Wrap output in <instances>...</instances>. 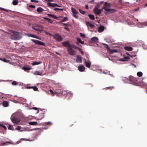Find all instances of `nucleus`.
Instances as JSON below:
<instances>
[{"instance_id": "nucleus-10", "label": "nucleus", "mask_w": 147, "mask_h": 147, "mask_svg": "<svg viewBox=\"0 0 147 147\" xmlns=\"http://www.w3.org/2000/svg\"><path fill=\"white\" fill-rule=\"evenodd\" d=\"M98 38L96 37L92 38L90 40V41L93 42L97 43L98 41Z\"/></svg>"}, {"instance_id": "nucleus-12", "label": "nucleus", "mask_w": 147, "mask_h": 147, "mask_svg": "<svg viewBox=\"0 0 147 147\" xmlns=\"http://www.w3.org/2000/svg\"><path fill=\"white\" fill-rule=\"evenodd\" d=\"M86 24L88 27H90L92 28H93L94 27V25L88 22H86Z\"/></svg>"}, {"instance_id": "nucleus-61", "label": "nucleus", "mask_w": 147, "mask_h": 147, "mask_svg": "<svg viewBox=\"0 0 147 147\" xmlns=\"http://www.w3.org/2000/svg\"><path fill=\"white\" fill-rule=\"evenodd\" d=\"M26 88L27 89H30V86H27L26 87Z\"/></svg>"}, {"instance_id": "nucleus-31", "label": "nucleus", "mask_w": 147, "mask_h": 147, "mask_svg": "<svg viewBox=\"0 0 147 147\" xmlns=\"http://www.w3.org/2000/svg\"><path fill=\"white\" fill-rule=\"evenodd\" d=\"M37 123L36 122H31L29 123L30 125H36L37 124Z\"/></svg>"}, {"instance_id": "nucleus-43", "label": "nucleus", "mask_w": 147, "mask_h": 147, "mask_svg": "<svg viewBox=\"0 0 147 147\" xmlns=\"http://www.w3.org/2000/svg\"><path fill=\"white\" fill-rule=\"evenodd\" d=\"M7 143H9V142H3L2 143L0 144V146H4Z\"/></svg>"}, {"instance_id": "nucleus-8", "label": "nucleus", "mask_w": 147, "mask_h": 147, "mask_svg": "<svg viewBox=\"0 0 147 147\" xmlns=\"http://www.w3.org/2000/svg\"><path fill=\"white\" fill-rule=\"evenodd\" d=\"M94 12L96 15H99L101 13V10L96 7H95L94 9Z\"/></svg>"}, {"instance_id": "nucleus-35", "label": "nucleus", "mask_w": 147, "mask_h": 147, "mask_svg": "<svg viewBox=\"0 0 147 147\" xmlns=\"http://www.w3.org/2000/svg\"><path fill=\"white\" fill-rule=\"evenodd\" d=\"M77 39L78 41V42L82 44H83L84 43V41H82L80 38H77Z\"/></svg>"}, {"instance_id": "nucleus-14", "label": "nucleus", "mask_w": 147, "mask_h": 147, "mask_svg": "<svg viewBox=\"0 0 147 147\" xmlns=\"http://www.w3.org/2000/svg\"><path fill=\"white\" fill-rule=\"evenodd\" d=\"M104 30V28L103 26H100L98 28V31L99 32H102Z\"/></svg>"}, {"instance_id": "nucleus-6", "label": "nucleus", "mask_w": 147, "mask_h": 147, "mask_svg": "<svg viewBox=\"0 0 147 147\" xmlns=\"http://www.w3.org/2000/svg\"><path fill=\"white\" fill-rule=\"evenodd\" d=\"M54 38L58 42H61L63 40L62 38L58 34H55L53 36Z\"/></svg>"}, {"instance_id": "nucleus-58", "label": "nucleus", "mask_w": 147, "mask_h": 147, "mask_svg": "<svg viewBox=\"0 0 147 147\" xmlns=\"http://www.w3.org/2000/svg\"><path fill=\"white\" fill-rule=\"evenodd\" d=\"M53 15L52 14H47V15L49 16H50V17H51Z\"/></svg>"}, {"instance_id": "nucleus-64", "label": "nucleus", "mask_w": 147, "mask_h": 147, "mask_svg": "<svg viewBox=\"0 0 147 147\" xmlns=\"http://www.w3.org/2000/svg\"><path fill=\"white\" fill-rule=\"evenodd\" d=\"M73 16L74 17H75V18H78V16H76L75 15H73Z\"/></svg>"}, {"instance_id": "nucleus-45", "label": "nucleus", "mask_w": 147, "mask_h": 147, "mask_svg": "<svg viewBox=\"0 0 147 147\" xmlns=\"http://www.w3.org/2000/svg\"><path fill=\"white\" fill-rule=\"evenodd\" d=\"M31 1L32 2H34L35 3H38L39 2V1L37 0H31Z\"/></svg>"}, {"instance_id": "nucleus-27", "label": "nucleus", "mask_w": 147, "mask_h": 147, "mask_svg": "<svg viewBox=\"0 0 147 147\" xmlns=\"http://www.w3.org/2000/svg\"><path fill=\"white\" fill-rule=\"evenodd\" d=\"M18 3V1L17 0H14L12 2V4L14 5H17Z\"/></svg>"}, {"instance_id": "nucleus-30", "label": "nucleus", "mask_w": 147, "mask_h": 147, "mask_svg": "<svg viewBox=\"0 0 147 147\" xmlns=\"http://www.w3.org/2000/svg\"><path fill=\"white\" fill-rule=\"evenodd\" d=\"M0 60L5 62L7 63L9 62V60H6L5 58H0Z\"/></svg>"}, {"instance_id": "nucleus-23", "label": "nucleus", "mask_w": 147, "mask_h": 147, "mask_svg": "<svg viewBox=\"0 0 147 147\" xmlns=\"http://www.w3.org/2000/svg\"><path fill=\"white\" fill-rule=\"evenodd\" d=\"M71 9L72 11L74 14L76 15L78 14V12L76 11V10L75 9L72 7Z\"/></svg>"}, {"instance_id": "nucleus-51", "label": "nucleus", "mask_w": 147, "mask_h": 147, "mask_svg": "<svg viewBox=\"0 0 147 147\" xmlns=\"http://www.w3.org/2000/svg\"><path fill=\"white\" fill-rule=\"evenodd\" d=\"M42 74L41 72H37V74L39 75H41Z\"/></svg>"}, {"instance_id": "nucleus-41", "label": "nucleus", "mask_w": 147, "mask_h": 147, "mask_svg": "<svg viewBox=\"0 0 147 147\" xmlns=\"http://www.w3.org/2000/svg\"><path fill=\"white\" fill-rule=\"evenodd\" d=\"M114 87L113 86L107 87L106 88V89H109L111 90L112 89H114Z\"/></svg>"}, {"instance_id": "nucleus-46", "label": "nucleus", "mask_w": 147, "mask_h": 147, "mask_svg": "<svg viewBox=\"0 0 147 147\" xmlns=\"http://www.w3.org/2000/svg\"><path fill=\"white\" fill-rule=\"evenodd\" d=\"M51 17L53 18L54 19H57L58 18L56 17L54 15H53Z\"/></svg>"}, {"instance_id": "nucleus-28", "label": "nucleus", "mask_w": 147, "mask_h": 147, "mask_svg": "<svg viewBox=\"0 0 147 147\" xmlns=\"http://www.w3.org/2000/svg\"><path fill=\"white\" fill-rule=\"evenodd\" d=\"M41 63L40 62L35 61L32 63V65H36L39 64Z\"/></svg>"}, {"instance_id": "nucleus-29", "label": "nucleus", "mask_w": 147, "mask_h": 147, "mask_svg": "<svg viewBox=\"0 0 147 147\" xmlns=\"http://www.w3.org/2000/svg\"><path fill=\"white\" fill-rule=\"evenodd\" d=\"M8 128L9 129L11 130H14L13 126L10 125H9Z\"/></svg>"}, {"instance_id": "nucleus-50", "label": "nucleus", "mask_w": 147, "mask_h": 147, "mask_svg": "<svg viewBox=\"0 0 147 147\" xmlns=\"http://www.w3.org/2000/svg\"><path fill=\"white\" fill-rule=\"evenodd\" d=\"M47 2H53V0H45Z\"/></svg>"}, {"instance_id": "nucleus-32", "label": "nucleus", "mask_w": 147, "mask_h": 147, "mask_svg": "<svg viewBox=\"0 0 147 147\" xmlns=\"http://www.w3.org/2000/svg\"><path fill=\"white\" fill-rule=\"evenodd\" d=\"M28 36L31 37H33L34 38H36V36L32 34H28Z\"/></svg>"}, {"instance_id": "nucleus-33", "label": "nucleus", "mask_w": 147, "mask_h": 147, "mask_svg": "<svg viewBox=\"0 0 147 147\" xmlns=\"http://www.w3.org/2000/svg\"><path fill=\"white\" fill-rule=\"evenodd\" d=\"M54 10L55 11H58L60 10V11H63L64 10L63 9H61V8H56L54 9Z\"/></svg>"}, {"instance_id": "nucleus-19", "label": "nucleus", "mask_w": 147, "mask_h": 147, "mask_svg": "<svg viewBox=\"0 0 147 147\" xmlns=\"http://www.w3.org/2000/svg\"><path fill=\"white\" fill-rule=\"evenodd\" d=\"M2 104L5 107H7L9 105L8 102L6 101H3Z\"/></svg>"}, {"instance_id": "nucleus-34", "label": "nucleus", "mask_w": 147, "mask_h": 147, "mask_svg": "<svg viewBox=\"0 0 147 147\" xmlns=\"http://www.w3.org/2000/svg\"><path fill=\"white\" fill-rule=\"evenodd\" d=\"M142 72L140 71L138 72L137 73V75L139 77H141L142 76Z\"/></svg>"}, {"instance_id": "nucleus-49", "label": "nucleus", "mask_w": 147, "mask_h": 147, "mask_svg": "<svg viewBox=\"0 0 147 147\" xmlns=\"http://www.w3.org/2000/svg\"><path fill=\"white\" fill-rule=\"evenodd\" d=\"M64 28L67 30L68 31H70L68 27H64Z\"/></svg>"}, {"instance_id": "nucleus-40", "label": "nucleus", "mask_w": 147, "mask_h": 147, "mask_svg": "<svg viewBox=\"0 0 147 147\" xmlns=\"http://www.w3.org/2000/svg\"><path fill=\"white\" fill-rule=\"evenodd\" d=\"M80 36L83 38H84L85 37V36L84 34L82 33H80Z\"/></svg>"}, {"instance_id": "nucleus-11", "label": "nucleus", "mask_w": 147, "mask_h": 147, "mask_svg": "<svg viewBox=\"0 0 147 147\" xmlns=\"http://www.w3.org/2000/svg\"><path fill=\"white\" fill-rule=\"evenodd\" d=\"M82 58L80 55H78L77 56V58L76 61L77 63H81L82 62Z\"/></svg>"}, {"instance_id": "nucleus-26", "label": "nucleus", "mask_w": 147, "mask_h": 147, "mask_svg": "<svg viewBox=\"0 0 147 147\" xmlns=\"http://www.w3.org/2000/svg\"><path fill=\"white\" fill-rule=\"evenodd\" d=\"M49 92H50V94L53 96H54L55 94H56L57 93V92H53V91L51 89L49 90Z\"/></svg>"}, {"instance_id": "nucleus-37", "label": "nucleus", "mask_w": 147, "mask_h": 147, "mask_svg": "<svg viewBox=\"0 0 147 147\" xmlns=\"http://www.w3.org/2000/svg\"><path fill=\"white\" fill-rule=\"evenodd\" d=\"M1 127L3 128L5 130H6L7 129V128L5 126L3 125L2 124H0V128H1Z\"/></svg>"}, {"instance_id": "nucleus-38", "label": "nucleus", "mask_w": 147, "mask_h": 147, "mask_svg": "<svg viewBox=\"0 0 147 147\" xmlns=\"http://www.w3.org/2000/svg\"><path fill=\"white\" fill-rule=\"evenodd\" d=\"M103 45H104L105 46V47L107 49V51H108L110 49L109 47H108V45L106 44H103Z\"/></svg>"}, {"instance_id": "nucleus-21", "label": "nucleus", "mask_w": 147, "mask_h": 147, "mask_svg": "<svg viewBox=\"0 0 147 147\" xmlns=\"http://www.w3.org/2000/svg\"><path fill=\"white\" fill-rule=\"evenodd\" d=\"M42 18L44 20H47L49 23H52L53 22V21L51 19H50L46 17H43Z\"/></svg>"}, {"instance_id": "nucleus-20", "label": "nucleus", "mask_w": 147, "mask_h": 147, "mask_svg": "<svg viewBox=\"0 0 147 147\" xmlns=\"http://www.w3.org/2000/svg\"><path fill=\"white\" fill-rule=\"evenodd\" d=\"M124 48L125 50L129 51H131L133 50V48L131 47H125Z\"/></svg>"}, {"instance_id": "nucleus-57", "label": "nucleus", "mask_w": 147, "mask_h": 147, "mask_svg": "<svg viewBox=\"0 0 147 147\" xmlns=\"http://www.w3.org/2000/svg\"><path fill=\"white\" fill-rule=\"evenodd\" d=\"M74 48L75 49H78V47H77L75 45L74 47Z\"/></svg>"}, {"instance_id": "nucleus-17", "label": "nucleus", "mask_w": 147, "mask_h": 147, "mask_svg": "<svg viewBox=\"0 0 147 147\" xmlns=\"http://www.w3.org/2000/svg\"><path fill=\"white\" fill-rule=\"evenodd\" d=\"M48 5L49 7L51 6L53 7H55L57 6V4L56 3H48Z\"/></svg>"}, {"instance_id": "nucleus-25", "label": "nucleus", "mask_w": 147, "mask_h": 147, "mask_svg": "<svg viewBox=\"0 0 147 147\" xmlns=\"http://www.w3.org/2000/svg\"><path fill=\"white\" fill-rule=\"evenodd\" d=\"M22 69L25 71H26L27 70H30V68L28 67L24 66L23 67Z\"/></svg>"}, {"instance_id": "nucleus-59", "label": "nucleus", "mask_w": 147, "mask_h": 147, "mask_svg": "<svg viewBox=\"0 0 147 147\" xmlns=\"http://www.w3.org/2000/svg\"><path fill=\"white\" fill-rule=\"evenodd\" d=\"M62 24H63L65 25L66 26H67L68 25V24H65V23H62Z\"/></svg>"}, {"instance_id": "nucleus-15", "label": "nucleus", "mask_w": 147, "mask_h": 147, "mask_svg": "<svg viewBox=\"0 0 147 147\" xmlns=\"http://www.w3.org/2000/svg\"><path fill=\"white\" fill-rule=\"evenodd\" d=\"M78 69L80 71H83L85 70V68L83 65L79 66L78 67Z\"/></svg>"}, {"instance_id": "nucleus-42", "label": "nucleus", "mask_w": 147, "mask_h": 147, "mask_svg": "<svg viewBox=\"0 0 147 147\" xmlns=\"http://www.w3.org/2000/svg\"><path fill=\"white\" fill-rule=\"evenodd\" d=\"M33 89L35 91H38V89L36 86H34Z\"/></svg>"}, {"instance_id": "nucleus-1", "label": "nucleus", "mask_w": 147, "mask_h": 147, "mask_svg": "<svg viewBox=\"0 0 147 147\" xmlns=\"http://www.w3.org/2000/svg\"><path fill=\"white\" fill-rule=\"evenodd\" d=\"M11 32L12 34L10 36L11 39L16 40H19L21 38L22 36L19 32L14 30H13Z\"/></svg>"}, {"instance_id": "nucleus-60", "label": "nucleus", "mask_w": 147, "mask_h": 147, "mask_svg": "<svg viewBox=\"0 0 147 147\" xmlns=\"http://www.w3.org/2000/svg\"><path fill=\"white\" fill-rule=\"evenodd\" d=\"M5 11H6L7 12H8L9 11H11V10H7L6 9H5Z\"/></svg>"}, {"instance_id": "nucleus-63", "label": "nucleus", "mask_w": 147, "mask_h": 147, "mask_svg": "<svg viewBox=\"0 0 147 147\" xmlns=\"http://www.w3.org/2000/svg\"><path fill=\"white\" fill-rule=\"evenodd\" d=\"M82 55H83L84 54V52L83 51H80Z\"/></svg>"}, {"instance_id": "nucleus-39", "label": "nucleus", "mask_w": 147, "mask_h": 147, "mask_svg": "<svg viewBox=\"0 0 147 147\" xmlns=\"http://www.w3.org/2000/svg\"><path fill=\"white\" fill-rule=\"evenodd\" d=\"M68 18L67 17H65L61 21L62 22H64L65 21H66L68 19Z\"/></svg>"}, {"instance_id": "nucleus-52", "label": "nucleus", "mask_w": 147, "mask_h": 147, "mask_svg": "<svg viewBox=\"0 0 147 147\" xmlns=\"http://www.w3.org/2000/svg\"><path fill=\"white\" fill-rule=\"evenodd\" d=\"M46 123L47 125H51V123L50 122H48L47 123Z\"/></svg>"}, {"instance_id": "nucleus-44", "label": "nucleus", "mask_w": 147, "mask_h": 147, "mask_svg": "<svg viewBox=\"0 0 147 147\" xmlns=\"http://www.w3.org/2000/svg\"><path fill=\"white\" fill-rule=\"evenodd\" d=\"M12 84L13 85H16L17 84V82L16 81H13L12 82Z\"/></svg>"}, {"instance_id": "nucleus-56", "label": "nucleus", "mask_w": 147, "mask_h": 147, "mask_svg": "<svg viewBox=\"0 0 147 147\" xmlns=\"http://www.w3.org/2000/svg\"><path fill=\"white\" fill-rule=\"evenodd\" d=\"M78 49L80 51H82V50L81 49H80V48H79V47H78Z\"/></svg>"}, {"instance_id": "nucleus-18", "label": "nucleus", "mask_w": 147, "mask_h": 147, "mask_svg": "<svg viewBox=\"0 0 147 147\" xmlns=\"http://www.w3.org/2000/svg\"><path fill=\"white\" fill-rule=\"evenodd\" d=\"M109 53L110 54H112L114 53H117V52L118 51L115 49H110L108 51Z\"/></svg>"}, {"instance_id": "nucleus-5", "label": "nucleus", "mask_w": 147, "mask_h": 147, "mask_svg": "<svg viewBox=\"0 0 147 147\" xmlns=\"http://www.w3.org/2000/svg\"><path fill=\"white\" fill-rule=\"evenodd\" d=\"M31 41L34 42L35 44L38 45H41L45 46V43L44 42L40 41L38 40L32 39H31Z\"/></svg>"}, {"instance_id": "nucleus-24", "label": "nucleus", "mask_w": 147, "mask_h": 147, "mask_svg": "<svg viewBox=\"0 0 147 147\" xmlns=\"http://www.w3.org/2000/svg\"><path fill=\"white\" fill-rule=\"evenodd\" d=\"M88 16L90 19L91 20H94V16L92 14H89L88 15Z\"/></svg>"}, {"instance_id": "nucleus-9", "label": "nucleus", "mask_w": 147, "mask_h": 147, "mask_svg": "<svg viewBox=\"0 0 147 147\" xmlns=\"http://www.w3.org/2000/svg\"><path fill=\"white\" fill-rule=\"evenodd\" d=\"M128 80L132 83H136L135 82L137 80L136 79L132 76H130Z\"/></svg>"}, {"instance_id": "nucleus-53", "label": "nucleus", "mask_w": 147, "mask_h": 147, "mask_svg": "<svg viewBox=\"0 0 147 147\" xmlns=\"http://www.w3.org/2000/svg\"><path fill=\"white\" fill-rule=\"evenodd\" d=\"M75 46V45H71V47H69V48H74V47Z\"/></svg>"}, {"instance_id": "nucleus-2", "label": "nucleus", "mask_w": 147, "mask_h": 147, "mask_svg": "<svg viewBox=\"0 0 147 147\" xmlns=\"http://www.w3.org/2000/svg\"><path fill=\"white\" fill-rule=\"evenodd\" d=\"M110 6V4L107 2H105L102 7L103 9H104L106 11H107L109 13H113L116 11L114 9H110L108 7Z\"/></svg>"}, {"instance_id": "nucleus-13", "label": "nucleus", "mask_w": 147, "mask_h": 147, "mask_svg": "<svg viewBox=\"0 0 147 147\" xmlns=\"http://www.w3.org/2000/svg\"><path fill=\"white\" fill-rule=\"evenodd\" d=\"M32 29L35 30L39 31H40V28L37 26H36L33 25L32 26Z\"/></svg>"}, {"instance_id": "nucleus-55", "label": "nucleus", "mask_w": 147, "mask_h": 147, "mask_svg": "<svg viewBox=\"0 0 147 147\" xmlns=\"http://www.w3.org/2000/svg\"><path fill=\"white\" fill-rule=\"evenodd\" d=\"M85 8L86 9H88V5H85Z\"/></svg>"}, {"instance_id": "nucleus-48", "label": "nucleus", "mask_w": 147, "mask_h": 147, "mask_svg": "<svg viewBox=\"0 0 147 147\" xmlns=\"http://www.w3.org/2000/svg\"><path fill=\"white\" fill-rule=\"evenodd\" d=\"M29 7H30V8H34L35 7V6L34 5H30L29 6Z\"/></svg>"}, {"instance_id": "nucleus-62", "label": "nucleus", "mask_w": 147, "mask_h": 147, "mask_svg": "<svg viewBox=\"0 0 147 147\" xmlns=\"http://www.w3.org/2000/svg\"><path fill=\"white\" fill-rule=\"evenodd\" d=\"M36 38H36L37 39H38L39 40H41V39L40 38H38V37L37 36H36Z\"/></svg>"}, {"instance_id": "nucleus-16", "label": "nucleus", "mask_w": 147, "mask_h": 147, "mask_svg": "<svg viewBox=\"0 0 147 147\" xmlns=\"http://www.w3.org/2000/svg\"><path fill=\"white\" fill-rule=\"evenodd\" d=\"M85 63L86 66L88 68H90L91 66V62H87V61H85Z\"/></svg>"}, {"instance_id": "nucleus-4", "label": "nucleus", "mask_w": 147, "mask_h": 147, "mask_svg": "<svg viewBox=\"0 0 147 147\" xmlns=\"http://www.w3.org/2000/svg\"><path fill=\"white\" fill-rule=\"evenodd\" d=\"M67 52L70 55L74 56L76 54V51L72 48H67Z\"/></svg>"}, {"instance_id": "nucleus-47", "label": "nucleus", "mask_w": 147, "mask_h": 147, "mask_svg": "<svg viewBox=\"0 0 147 147\" xmlns=\"http://www.w3.org/2000/svg\"><path fill=\"white\" fill-rule=\"evenodd\" d=\"M21 129V127L20 126H18L16 128V129L18 130H19Z\"/></svg>"}, {"instance_id": "nucleus-54", "label": "nucleus", "mask_w": 147, "mask_h": 147, "mask_svg": "<svg viewBox=\"0 0 147 147\" xmlns=\"http://www.w3.org/2000/svg\"><path fill=\"white\" fill-rule=\"evenodd\" d=\"M75 46V45H71V47H69V48H74V47Z\"/></svg>"}, {"instance_id": "nucleus-7", "label": "nucleus", "mask_w": 147, "mask_h": 147, "mask_svg": "<svg viewBox=\"0 0 147 147\" xmlns=\"http://www.w3.org/2000/svg\"><path fill=\"white\" fill-rule=\"evenodd\" d=\"M62 45L66 47H68V48L71 47V44L69 42L67 41L63 42Z\"/></svg>"}, {"instance_id": "nucleus-3", "label": "nucleus", "mask_w": 147, "mask_h": 147, "mask_svg": "<svg viewBox=\"0 0 147 147\" xmlns=\"http://www.w3.org/2000/svg\"><path fill=\"white\" fill-rule=\"evenodd\" d=\"M11 121L14 124H17L20 122V120L18 118L12 115L11 117Z\"/></svg>"}, {"instance_id": "nucleus-22", "label": "nucleus", "mask_w": 147, "mask_h": 147, "mask_svg": "<svg viewBox=\"0 0 147 147\" xmlns=\"http://www.w3.org/2000/svg\"><path fill=\"white\" fill-rule=\"evenodd\" d=\"M37 11L38 13H41L43 11V9L42 8L39 7L37 9Z\"/></svg>"}, {"instance_id": "nucleus-36", "label": "nucleus", "mask_w": 147, "mask_h": 147, "mask_svg": "<svg viewBox=\"0 0 147 147\" xmlns=\"http://www.w3.org/2000/svg\"><path fill=\"white\" fill-rule=\"evenodd\" d=\"M79 11L81 14L83 15H84L85 13V11H84L82 10L81 9H79Z\"/></svg>"}]
</instances>
